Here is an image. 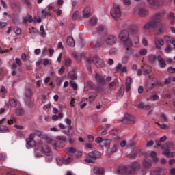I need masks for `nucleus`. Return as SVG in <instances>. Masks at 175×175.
Returning <instances> with one entry per match:
<instances>
[{"label": "nucleus", "mask_w": 175, "mask_h": 175, "mask_svg": "<svg viewBox=\"0 0 175 175\" xmlns=\"http://www.w3.org/2000/svg\"><path fill=\"white\" fill-rule=\"evenodd\" d=\"M140 170V163L137 161L133 162L129 166H121L119 167L116 170L117 174H135L136 172Z\"/></svg>", "instance_id": "1"}, {"label": "nucleus", "mask_w": 175, "mask_h": 175, "mask_svg": "<svg viewBox=\"0 0 175 175\" xmlns=\"http://www.w3.org/2000/svg\"><path fill=\"white\" fill-rule=\"evenodd\" d=\"M86 62L89 64L93 62V64H94L97 68H103V66H105V62H103V59L99 58L98 56L92 58H88Z\"/></svg>", "instance_id": "2"}, {"label": "nucleus", "mask_w": 175, "mask_h": 175, "mask_svg": "<svg viewBox=\"0 0 175 175\" xmlns=\"http://www.w3.org/2000/svg\"><path fill=\"white\" fill-rule=\"evenodd\" d=\"M120 122L124 125H133L136 122V120H135V117L125 113L124 118L120 120Z\"/></svg>", "instance_id": "3"}, {"label": "nucleus", "mask_w": 175, "mask_h": 175, "mask_svg": "<svg viewBox=\"0 0 175 175\" xmlns=\"http://www.w3.org/2000/svg\"><path fill=\"white\" fill-rule=\"evenodd\" d=\"M57 142L51 141V143L53 147H65V143L66 142V137L59 136L57 137Z\"/></svg>", "instance_id": "4"}, {"label": "nucleus", "mask_w": 175, "mask_h": 175, "mask_svg": "<svg viewBox=\"0 0 175 175\" xmlns=\"http://www.w3.org/2000/svg\"><path fill=\"white\" fill-rule=\"evenodd\" d=\"M165 18V12H157L152 16L150 18V23H161Z\"/></svg>", "instance_id": "5"}, {"label": "nucleus", "mask_w": 175, "mask_h": 175, "mask_svg": "<svg viewBox=\"0 0 175 175\" xmlns=\"http://www.w3.org/2000/svg\"><path fill=\"white\" fill-rule=\"evenodd\" d=\"M111 16L115 20H118L121 17V10L120 9V6L117 5L116 3H113V10H111Z\"/></svg>", "instance_id": "6"}, {"label": "nucleus", "mask_w": 175, "mask_h": 175, "mask_svg": "<svg viewBox=\"0 0 175 175\" xmlns=\"http://www.w3.org/2000/svg\"><path fill=\"white\" fill-rule=\"evenodd\" d=\"M119 38L122 42H124V44H128V41L132 42V40L129 39V32L126 30L122 31L119 34Z\"/></svg>", "instance_id": "7"}, {"label": "nucleus", "mask_w": 175, "mask_h": 175, "mask_svg": "<svg viewBox=\"0 0 175 175\" xmlns=\"http://www.w3.org/2000/svg\"><path fill=\"white\" fill-rule=\"evenodd\" d=\"M95 142L96 143H99L101 147L110 148V143H111V139H103L102 137H99L95 139Z\"/></svg>", "instance_id": "8"}, {"label": "nucleus", "mask_w": 175, "mask_h": 175, "mask_svg": "<svg viewBox=\"0 0 175 175\" xmlns=\"http://www.w3.org/2000/svg\"><path fill=\"white\" fill-rule=\"evenodd\" d=\"M124 46L126 48V55H132L133 54V49H132L133 42L127 41V44H124Z\"/></svg>", "instance_id": "9"}, {"label": "nucleus", "mask_w": 175, "mask_h": 175, "mask_svg": "<svg viewBox=\"0 0 175 175\" xmlns=\"http://www.w3.org/2000/svg\"><path fill=\"white\" fill-rule=\"evenodd\" d=\"M157 27H158V24H157V23H146L144 26V29L146 32H151V31H152V29H155Z\"/></svg>", "instance_id": "10"}, {"label": "nucleus", "mask_w": 175, "mask_h": 175, "mask_svg": "<svg viewBox=\"0 0 175 175\" xmlns=\"http://www.w3.org/2000/svg\"><path fill=\"white\" fill-rule=\"evenodd\" d=\"M82 16L84 18H90L92 16V14H91V7H85L82 11Z\"/></svg>", "instance_id": "11"}, {"label": "nucleus", "mask_w": 175, "mask_h": 175, "mask_svg": "<svg viewBox=\"0 0 175 175\" xmlns=\"http://www.w3.org/2000/svg\"><path fill=\"white\" fill-rule=\"evenodd\" d=\"M116 42H117V37L113 35H110L107 38L106 43L109 46H113V44H116Z\"/></svg>", "instance_id": "12"}, {"label": "nucleus", "mask_w": 175, "mask_h": 175, "mask_svg": "<svg viewBox=\"0 0 175 175\" xmlns=\"http://www.w3.org/2000/svg\"><path fill=\"white\" fill-rule=\"evenodd\" d=\"M101 155L102 154H100V152L98 150L90 152L88 154V157H90V158H92V159H98L100 158Z\"/></svg>", "instance_id": "13"}, {"label": "nucleus", "mask_w": 175, "mask_h": 175, "mask_svg": "<svg viewBox=\"0 0 175 175\" xmlns=\"http://www.w3.org/2000/svg\"><path fill=\"white\" fill-rule=\"evenodd\" d=\"M96 30L100 33H104V35H107V33H109V29H107V27L103 25H100L99 27H98Z\"/></svg>", "instance_id": "14"}, {"label": "nucleus", "mask_w": 175, "mask_h": 175, "mask_svg": "<svg viewBox=\"0 0 175 175\" xmlns=\"http://www.w3.org/2000/svg\"><path fill=\"white\" fill-rule=\"evenodd\" d=\"M35 135L33 134H31L29 137L27 139V144L29 146V147H34L35 141L33 140V137Z\"/></svg>", "instance_id": "15"}, {"label": "nucleus", "mask_w": 175, "mask_h": 175, "mask_svg": "<svg viewBox=\"0 0 175 175\" xmlns=\"http://www.w3.org/2000/svg\"><path fill=\"white\" fill-rule=\"evenodd\" d=\"M46 13H47V12H46V10H42L41 11L40 17L37 18L36 16H34V20L36 21L37 23H41L42 22V18H46Z\"/></svg>", "instance_id": "16"}, {"label": "nucleus", "mask_w": 175, "mask_h": 175, "mask_svg": "<svg viewBox=\"0 0 175 175\" xmlns=\"http://www.w3.org/2000/svg\"><path fill=\"white\" fill-rule=\"evenodd\" d=\"M165 174V170L158 168L151 172V175H163Z\"/></svg>", "instance_id": "17"}, {"label": "nucleus", "mask_w": 175, "mask_h": 175, "mask_svg": "<svg viewBox=\"0 0 175 175\" xmlns=\"http://www.w3.org/2000/svg\"><path fill=\"white\" fill-rule=\"evenodd\" d=\"M146 1L151 8H158L159 6V1L158 0H146Z\"/></svg>", "instance_id": "18"}, {"label": "nucleus", "mask_w": 175, "mask_h": 175, "mask_svg": "<svg viewBox=\"0 0 175 175\" xmlns=\"http://www.w3.org/2000/svg\"><path fill=\"white\" fill-rule=\"evenodd\" d=\"M131 84H132V78L129 77L126 79V92H129L131 91Z\"/></svg>", "instance_id": "19"}, {"label": "nucleus", "mask_w": 175, "mask_h": 175, "mask_svg": "<svg viewBox=\"0 0 175 175\" xmlns=\"http://www.w3.org/2000/svg\"><path fill=\"white\" fill-rule=\"evenodd\" d=\"M128 31L131 32V33H133V35H135V33H137V32H139V29L136 25H131L128 28Z\"/></svg>", "instance_id": "20"}, {"label": "nucleus", "mask_w": 175, "mask_h": 175, "mask_svg": "<svg viewBox=\"0 0 175 175\" xmlns=\"http://www.w3.org/2000/svg\"><path fill=\"white\" fill-rule=\"evenodd\" d=\"M22 20H23V23H32L33 18L27 13L26 16L22 17Z\"/></svg>", "instance_id": "21"}, {"label": "nucleus", "mask_w": 175, "mask_h": 175, "mask_svg": "<svg viewBox=\"0 0 175 175\" xmlns=\"http://www.w3.org/2000/svg\"><path fill=\"white\" fill-rule=\"evenodd\" d=\"M93 171L95 174H98V175L105 174V170L103 168L96 167L93 169Z\"/></svg>", "instance_id": "22"}, {"label": "nucleus", "mask_w": 175, "mask_h": 175, "mask_svg": "<svg viewBox=\"0 0 175 175\" xmlns=\"http://www.w3.org/2000/svg\"><path fill=\"white\" fill-rule=\"evenodd\" d=\"M95 79L98 83H100L101 84H106V81H105V78L100 76L99 74H96Z\"/></svg>", "instance_id": "23"}, {"label": "nucleus", "mask_w": 175, "mask_h": 175, "mask_svg": "<svg viewBox=\"0 0 175 175\" xmlns=\"http://www.w3.org/2000/svg\"><path fill=\"white\" fill-rule=\"evenodd\" d=\"M152 166V163L151 161H148L146 159L143 161L142 167L143 169H150Z\"/></svg>", "instance_id": "24"}, {"label": "nucleus", "mask_w": 175, "mask_h": 175, "mask_svg": "<svg viewBox=\"0 0 175 175\" xmlns=\"http://www.w3.org/2000/svg\"><path fill=\"white\" fill-rule=\"evenodd\" d=\"M144 75H150L151 73V66L148 65H144L142 66Z\"/></svg>", "instance_id": "25"}, {"label": "nucleus", "mask_w": 175, "mask_h": 175, "mask_svg": "<svg viewBox=\"0 0 175 175\" xmlns=\"http://www.w3.org/2000/svg\"><path fill=\"white\" fill-rule=\"evenodd\" d=\"M67 44L70 47H75L76 43L75 42V39H73V37H68L67 38Z\"/></svg>", "instance_id": "26"}, {"label": "nucleus", "mask_w": 175, "mask_h": 175, "mask_svg": "<svg viewBox=\"0 0 175 175\" xmlns=\"http://www.w3.org/2000/svg\"><path fill=\"white\" fill-rule=\"evenodd\" d=\"M157 61H159V63L160 64V68H166V63L165 62V60L161 57V55L157 56Z\"/></svg>", "instance_id": "27"}, {"label": "nucleus", "mask_w": 175, "mask_h": 175, "mask_svg": "<svg viewBox=\"0 0 175 175\" xmlns=\"http://www.w3.org/2000/svg\"><path fill=\"white\" fill-rule=\"evenodd\" d=\"M138 14L139 16H140V17H146V16H148V10L142 8L139 10V11L138 12Z\"/></svg>", "instance_id": "28"}, {"label": "nucleus", "mask_w": 175, "mask_h": 175, "mask_svg": "<svg viewBox=\"0 0 175 175\" xmlns=\"http://www.w3.org/2000/svg\"><path fill=\"white\" fill-rule=\"evenodd\" d=\"M117 151H118V148H117V145L114 144L112 148L108 149V154L109 155H113V154H115Z\"/></svg>", "instance_id": "29"}, {"label": "nucleus", "mask_w": 175, "mask_h": 175, "mask_svg": "<svg viewBox=\"0 0 175 175\" xmlns=\"http://www.w3.org/2000/svg\"><path fill=\"white\" fill-rule=\"evenodd\" d=\"M104 42H105L104 39L99 38L98 40H97V41L94 44V47L96 49H98V47H100V46H102V44H103Z\"/></svg>", "instance_id": "30"}, {"label": "nucleus", "mask_w": 175, "mask_h": 175, "mask_svg": "<svg viewBox=\"0 0 175 175\" xmlns=\"http://www.w3.org/2000/svg\"><path fill=\"white\" fill-rule=\"evenodd\" d=\"M139 107H141V109H143L144 110H150V109H151V105H146L144 103L141 102L139 104Z\"/></svg>", "instance_id": "31"}, {"label": "nucleus", "mask_w": 175, "mask_h": 175, "mask_svg": "<svg viewBox=\"0 0 175 175\" xmlns=\"http://www.w3.org/2000/svg\"><path fill=\"white\" fill-rule=\"evenodd\" d=\"M76 151H77L76 148L73 147L66 148V154H76Z\"/></svg>", "instance_id": "32"}, {"label": "nucleus", "mask_w": 175, "mask_h": 175, "mask_svg": "<svg viewBox=\"0 0 175 175\" xmlns=\"http://www.w3.org/2000/svg\"><path fill=\"white\" fill-rule=\"evenodd\" d=\"M10 105L12 107H17V100L13 98H10Z\"/></svg>", "instance_id": "33"}, {"label": "nucleus", "mask_w": 175, "mask_h": 175, "mask_svg": "<svg viewBox=\"0 0 175 175\" xmlns=\"http://www.w3.org/2000/svg\"><path fill=\"white\" fill-rule=\"evenodd\" d=\"M64 65L65 66H67V68H69L70 65H72V59L71 58H65L64 59Z\"/></svg>", "instance_id": "34"}, {"label": "nucleus", "mask_w": 175, "mask_h": 175, "mask_svg": "<svg viewBox=\"0 0 175 175\" xmlns=\"http://www.w3.org/2000/svg\"><path fill=\"white\" fill-rule=\"evenodd\" d=\"M136 157H137V152L135 150L132 151L129 155L128 157L131 159H135Z\"/></svg>", "instance_id": "35"}, {"label": "nucleus", "mask_w": 175, "mask_h": 175, "mask_svg": "<svg viewBox=\"0 0 175 175\" xmlns=\"http://www.w3.org/2000/svg\"><path fill=\"white\" fill-rule=\"evenodd\" d=\"M68 79H70L72 81L73 80H76V79H77L76 74H75L73 72H68Z\"/></svg>", "instance_id": "36"}, {"label": "nucleus", "mask_w": 175, "mask_h": 175, "mask_svg": "<svg viewBox=\"0 0 175 175\" xmlns=\"http://www.w3.org/2000/svg\"><path fill=\"white\" fill-rule=\"evenodd\" d=\"M153 81H154V83H152L150 85H148L149 90H152V88H154V87H155L157 85V84H158V79H157V78H154Z\"/></svg>", "instance_id": "37"}, {"label": "nucleus", "mask_w": 175, "mask_h": 175, "mask_svg": "<svg viewBox=\"0 0 175 175\" xmlns=\"http://www.w3.org/2000/svg\"><path fill=\"white\" fill-rule=\"evenodd\" d=\"M42 151H44L45 154H50L51 152V149L49 147V146H44L42 147Z\"/></svg>", "instance_id": "38"}, {"label": "nucleus", "mask_w": 175, "mask_h": 175, "mask_svg": "<svg viewBox=\"0 0 175 175\" xmlns=\"http://www.w3.org/2000/svg\"><path fill=\"white\" fill-rule=\"evenodd\" d=\"M26 98H31L32 96V90L31 89H27L25 92Z\"/></svg>", "instance_id": "39"}, {"label": "nucleus", "mask_w": 175, "mask_h": 175, "mask_svg": "<svg viewBox=\"0 0 175 175\" xmlns=\"http://www.w3.org/2000/svg\"><path fill=\"white\" fill-rule=\"evenodd\" d=\"M72 129H73V128H72V126H69L68 127V131H64V133H65L66 135H72L73 131H72Z\"/></svg>", "instance_id": "40"}, {"label": "nucleus", "mask_w": 175, "mask_h": 175, "mask_svg": "<svg viewBox=\"0 0 175 175\" xmlns=\"http://www.w3.org/2000/svg\"><path fill=\"white\" fill-rule=\"evenodd\" d=\"M24 113V110L22 109V108H17L15 111L16 116H21Z\"/></svg>", "instance_id": "41"}, {"label": "nucleus", "mask_w": 175, "mask_h": 175, "mask_svg": "<svg viewBox=\"0 0 175 175\" xmlns=\"http://www.w3.org/2000/svg\"><path fill=\"white\" fill-rule=\"evenodd\" d=\"M0 132H3V133H6L9 132V128L6 126H0Z\"/></svg>", "instance_id": "42"}, {"label": "nucleus", "mask_w": 175, "mask_h": 175, "mask_svg": "<svg viewBox=\"0 0 175 175\" xmlns=\"http://www.w3.org/2000/svg\"><path fill=\"white\" fill-rule=\"evenodd\" d=\"M147 53H148L147 49H141L139 50V55L141 56L147 55Z\"/></svg>", "instance_id": "43"}, {"label": "nucleus", "mask_w": 175, "mask_h": 175, "mask_svg": "<svg viewBox=\"0 0 175 175\" xmlns=\"http://www.w3.org/2000/svg\"><path fill=\"white\" fill-rule=\"evenodd\" d=\"M70 87H72L74 91H76V90H77V84H76L74 81H70Z\"/></svg>", "instance_id": "44"}, {"label": "nucleus", "mask_w": 175, "mask_h": 175, "mask_svg": "<svg viewBox=\"0 0 175 175\" xmlns=\"http://www.w3.org/2000/svg\"><path fill=\"white\" fill-rule=\"evenodd\" d=\"M72 162H73V159L72 157H68L64 161V165H69V163H72Z\"/></svg>", "instance_id": "45"}, {"label": "nucleus", "mask_w": 175, "mask_h": 175, "mask_svg": "<svg viewBox=\"0 0 175 175\" xmlns=\"http://www.w3.org/2000/svg\"><path fill=\"white\" fill-rule=\"evenodd\" d=\"M40 31L41 32L42 38H45V36H46V31H44V27H43V25L40 26Z\"/></svg>", "instance_id": "46"}, {"label": "nucleus", "mask_w": 175, "mask_h": 175, "mask_svg": "<svg viewBox=\"0 0 175 175\" xmlns=\"http://www.w3.org/2000/svg\"><path fill=\"white\" fill-rule=\"evenodd\" d=\"M150 156L152 158L154 162H158V159H157V153L155 152H152Z\"/></svg>", "instance_id": "47"}, {"label": "nucleus", "mask_w": 175, "mask_h": 175, "mask_svg": "<svg viewBox=\"0 0 175 175\" xmlns=\"http://www.w3.org/2000/svg\"><path fill=\"white\" fill-rule=\"evenodd\" d=\"M160 118H161L162 122H167V116H166V114H161Z\"/></svg>", "instance_id": "48"}, {"label": "nucleus", "mask_w": 175, "mask_h": 175, "mask_svg": "<svg viewBox=\"0 0 175 175\" xmlns=\"http://www.w3.org/2000/svg\"><path fill=\"white\" fill-rule=\"evenodd\" d=\"M29 33H33V34H36V33H39V30L36 29L35 27H31L29 28Z\"/></svg>", "instance_id": "49"}, {"label": "nucleus", "mask_w": 175, "mask_h": 175, "mask_svg": "<svg viewBox=\"0 0 175 175\" xmlns=\"http://www.w3.org/2000/svg\"><path fill=\"white\" fill-rule=\"evenodd\" d=\"M96 96H98V95H96V94H95V93L91 94L89 97L90 102H94V100H95V99H96Z\"/></svg>", "instance_id": "50"}, {"label": "nucleus", "mask_w": 175, "mask_h": 175, "mask_svg": "<svg viewBox=\"0 0 175 175\" xmlns=\"http://www.w3.org/2000/svg\"><path fill=\"white\" fill-rule=\"evenodd\" d=\"M46 162H51L53 161V156L51 154H47L45 156Z\"/></svg>", "instance_id": "51"}, {"label": "nucleus", "mask_w": 175, "mask_h": 175, "mask_svg": "<svg viewBox=\"0 0 175 175\" xmlns=\"http://www.w3.org/2000/svg\"><path fill=\"white\" fill-rule=\"evenodd\" d=\"M77 17H79V11H75L72 15V20H77Z\"/></svg>", "instance_id": "52"}, {"label": "nucleus", "mask_w": 175, "mask_h": 175, "mask_svg": "<svg viewBox=\"0 0 175 175\" xmlns=\"http://www.w3.org/2000/svg\"><path fill=\"white\" fill-rule=\"evenodd\" d=\"M34 152L36 158H40V157H42V154H40V150L36 149L34 150Z\"/></svg>", "instance_id": "53"}, {"label": "nucleus", "mask_w": 175, "mask_h": 175, "mask_svg": "<svg viewBox=\"0 0 175 175\" xmlns=\"http://www.w3.org/2000/svg\"><path fill=\"white\" fill-rule=\"evenodd\" d=\"M21 58L23 62H27L28 61V58H27V54L25 53H22L21 55Z\"/></svg>", "instance_id": "54"}, {"label": "nucleus", "mask_w": 175, "mask_h": 175, "mask_svg": "<svg viewBox=\"0 0 175 175\" xmlns=\"http://www.w3.org/2000/svg\"><path fill=\"white\" fill-rule=\"evenodd\" d=\"M15 64H16V65H18V66H23V62H21V59H20V58L15 59Z\"/></svg>", "instance_id": "55"}, {"label": "nucleus", "mask_w": 175, "mask_h": 175, "mask_svg": "<svg viewBox=\"0 0 175 175\" xmlns=\"http://www.w3.org/2000/svg\"><path fill=\"white\" fill-rule=\"evenodd\" d=\"M13 122H16V118L11 117L10 120H8V124L9 125H12Z\"/></svg>", "instance_id": "56"}, {"label": "nucleus", "mask_w": 175, "mask_h": 175, "mask_svg": "<svg viewBox=\"0 0 175 175\" xmlns=\"http://www.w3.org/2000/svg\"><path fill=\"white\" fill-rule=\"evenodd\" d=\"M14 31L16 33V35H21V29L18 27L14 28Z\"/></svg>", "instance_id": "57"}, {"label": "nucleus", "mask_w": 175, "mask_h": 175, "mask_svg": "<svg viewBox=\"0 0 175 175\" xmlns=\"http://www.w3.org/2000/svg\"><path fill=\"white\" fill-rule=\"evenodd\" d=\"M24 3L27 5L29 9H32V3H31L29 0H24Z\"/></svg>", "instance_id": "58"}, {"label": "nucleus", "mask_w": 175, "mask_h": 175, "mask_svg": "<svg viewBox=\"0 0 175 175\" xmlns=\"http://www.w3.org/2000/svg\"><path fill=\"white\" fill-rule=\"evenodd\" d=\"M172 50H173V47H172V45L168 44V46L165 49V53L169 54V53H170V51H172Z\"/></svg>", "instance_id": "59"}, {"label": "nucleus", "mask_w": 175, "mask_h": 175, "mask_svg": "<svg viewBox=\"0 0 175 175\" xmlns=\"http://www.w3.org/2000/svg\"><path fill=\"white\" fill-rule=\"evenodd\" d=\"M124 5H126V6H131L132 4V2L131 0H123Z\"/></svg>", "instance_id": "60"}, {"label": "nucleus", "mask_w": 175, "mask_h": 175, "mask_svg": "<svg viewBox=\"0 0 175 175\" xmlns=\"http://www.w3.org/2000/svg\"><path fill=\"white\" fill-rule=\"evenodd\" d=\"M14 9L16 13H21V7L20 5L15 6Z\"/></svg>", "instance_id": "61"}, {"label": "nucleus", "mask_w": 175, "mask_h": 175, "mask_svg": "<svg viewBox=\"0 0 175 175\" xmlns=\"http://www.w3.org/2000/svg\"><path fill=\"white\" fill-rule=\"evenodd\" d=\"M164 84L167 85V84H172V79L170 77L166 78Z\"/></svg>", "instance_id": "62"}, {"label": "nucleus", "mask_w": 175, "mask_h": 175, "mask_svg": "<svg viewBox=\"0 0 175 175\" xmlns=\"http://www.w3.org/2000/svg\"><path fill=\"white\" fill-rule=\"evenodd\" d=\"M90 23H98V18L96 16H92L90 20Z\"/></svg>", "instance_id": "63"}, {"label": "nucleus", "mask_w": 175, "mask_h": 175, "mask_svg": "<svg viewBox=\"0 0 175 175\" xmlns=\"http://www.w3.org/2000/svg\"><path fill=\"white\" fill-rule=\"evenodd\" d=\"M167 72H169L170 73H175V68L171 66L168 67Z\"/></svg>", "instance_id": "64"}]
</instances>
